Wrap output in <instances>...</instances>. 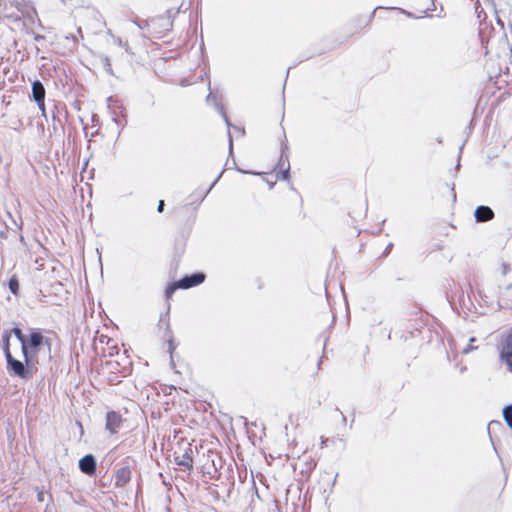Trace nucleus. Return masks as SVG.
Returning a JSON list of instances; mask_svg holds the SVG:
<instances>
[{"mask_svg": "<svg viewBox=\"0 0 512 512\" xmlns=\"http://www.w3.org/2000/svg\"><path fill=\"white\" fill-rule=\"evenodd\" d=\"M100 61L105 72H107L110 75H114L109 57L107 55H103L100 57Z\"/></svg>", "mask_w": 512, "mask_h": 512, "instance_id": "nucleus-12", "label": "nucleus"}, {"mask_svg": "<svg viewBox=\"0 0 512 512\" xmlns=\"http://www.w3.org/2000/svg\"><path fill=\"white\" fill-rule=\"evenodd\" d=\"M215 184V181L209 186L206 192H210Z\"/></svg>", "mask_w": 512, "mask_h": 512, "instance_id": "nucleus-25", "label": "nucleus"}, {"mask_svg": "<svg viewBox=\"0 0 512 512\" xmlns=\"http://www.w3.org/2000/svg\"><path fill=\"white\" fill-rule=\"evenodd\" d=\"M239 132H241L242 134H244V133H245L244 128L239 129Z\"/></svg>", "mask_w": 512, "mask_h": 512, "instance_id": "nucleus-31", "label": "nucleus"}, {"mask_svg": "<svg viewBox=\"0 0 512 512\" xmlns=\"http://www.w3.org/2000/svg\"><path fill=\"white\" fill-rule=\"evenodd\" d=\"M3 351L7 360V369L11 375L18 376L22 379H31V371L19 360L15 359L9 348V333L4 332L3 336Z\"/></svg>", "mask_w": 512, "mask_h": 512, "instance_id": "nucleus-1", "label": "nucleus"}, {"mask_svg": "<svg viewBox=\"0 0 512 512\" xmlns=\"http://www.w3.org/2000/svg\"><path fill=\"white\" fill-rule=\"evenodd\" d=\"M112 38H113V41H114V43H115V44H117L119 47H124V48H125V50H126V51H128V49H129L128 44H127V43H124V42L121 40V38H119V37H115V36H112Z\"/></svg>", "mask_w": 512, "mask_h": 512, "instance_id": "nucleus-18", "label": "nucleus"}, {"mask_svg": "<svg viewBox=\"0 0 512 512\" xmlns=\"http://www.w3.org/2000/svg\"><path fill=\"white\" fill-rule=\"evenodd\" d=\"M378 8H379V7H377V9H378ZM374 10H376V8H375ZM374 14H375V11H372L371 16L373 17V16H374Z\"/></svg>", "mask_w": 512, "mask_h": 512, "instance_id": "nucleus-32", "label": "nucleus"}, {"mask_svg": "<svg viewBox=\"0 0 512 512\" xmlns=\"http://www.w3.org/2000/svg\"><path fill=\"white\" fill-rule=\"evenodd\" d=\"M487 157L488 158H493V157H495V155H493V153H488Z\"/></svg>", "mask_w": 512, "mask_h": 512, "instance_id": "nucleus-28", "label": "nucleus"}, {"mask_svg": "<svg viewBox=\"0 0 512 512\" xmlns=\"http://www.w3.org/2000/svg\"><path fill=\"white\" fill-rule=\"evenodd\" d=\"M487 157L488 158H493V157H495V155H493V153H488Z\"/></svg>", "mask_w": 512, "mask_h": 512, "instance_id": "nucleus-27", "label": "nucleus"}, {"mask_svg": "<svg viewBox=\"0 0 512 512\" xmlns=\"http://www.w3.org/2000/svg\"><path fill=\"white\" fill-rule=\"evenodd\" d=\"M211 98V93L207 96V101H209Z\"/></svg>", "mask_w": 512, "mask_h": 512, "instance_id": "nucleus-33", "label": "nucleus"}, {"mask_svg": "<svg viewBox=\"0 0 512 512\" xmlns=\"http://www.w3.org/2000/svg\"><path fill=\"white\" fill-rule=\"evenodd\" d=\"M258 182L260 184H265L268 190L273 188V182L269 179L268 176L260 175V178L258 179Z\"/></svg>", "mask_w": 512, "mask_h": 512, "instance_id": "nucleus-16", "label": "nucleus"}, {"mask_svg": "<svg viewBox=\"0 0 512 512\" xmlns=\"http://www.w3.org/2000/svg\"><path fill=\"white\" fill-rule=\"evenodd\" d=\"M6 332L8 333V331ZM11 333H13L21 343L22 352L24 356L27 358V340L24 334L22 333L21 329L15 327L9 332V336L11 335Z\"/></svg>", "mask_w": 512, "mask_h": 512, "instance_id": "nucleus-11", "label": "nucleus"}, {"mask_svg": "<svg viewBox=\"0 0 512 512\" xmlns=\"http://www.w3.org/2000/svg\"><path fill=\"white\" fill-rule=\"evenodd\" d=\"M228 135H229V151L231 152L232 148H233V140H232L230 133Z\"/></svg>", "mask_w": 512, "mask_h": 512, "instance_id": "nucleus-22", "label": "nucleus"}, {"mask_svg": "<svg viewBox=\"0 0 512 512\" xmlns=\"http://www.w3.org/2000/svg\"><path fill=\"white\" fill-rule=\"evenodd\" d=\"M205 279V275L202 273H195L191 276H185L180 279L177 283L169 286L166 290V294L169 296L172 294L177 288L188 289L193 286H196L202 283Z\"/></svg>", "mask_w": 512, "mask_h": 512, "instance_id": "nucleus-3", "label": "nucleus"}, {"mask_svg": "<svg viewBox=\"0 0 512 512\" xmlns=\"http://www.w3.org/2000/svg\"><path fill=\"white\" fill-rule=\"evenodd\" d=\"M44 342L48 343V340L43 337L39 332H33L30 335V340L27 342V349L31 348L37 350Z\"/></svg>", "mask_w": 512, "mask_h": 512, "instance_id": "nucleus-10", "label": "nucleus"}, {"mask_svg": "<svg viewBox=\"0 0 512 512\" xmlns=\"http://www.w3.org/2000/svg\"><path fill=\"white\" fill-rule=\"evenodd\" d=\"M493 216L494 213L488 206H479L475 210V218L478 222L491 220Z\"/></svg>", "mask_w": 512, "mask_h": 512, "instance_id": "nucleus-9", "label": "nucleus"}, {"mask_svg": "<svg viewBox=\"0 0 512 512\" xmlns=\"http://www.w3.org/2000/svg\"><path fill=\"white\" fill-rule=\"evenodd\" d=\"M131 479V472L129 470V468L127 467H122L120 469L117 470L116 474H115V484L119 487H122L124 486L125 484H127Z\"/></svg>", "mask_w": 512, "mask_h": 512, "instance_id": "nucleus-8", "label": "nucleus"}, {"mask_svg": "<svg viewBox=\"0 0 512 512\" xmlns=\"http://www.w3.org/2000/svg\"><path fill=\"white\" fill-rule=\"evenodd\" d=\"M45 88L41 81L35 80L31 85V97L37 104L39 110L45 112Z\"/></svg>", "mask_w": 512, "mask_h": 512, "instance_id": "nucleus-4", "label": "nucleus"}, {"mask_svg": "<svg viewBox=\"0 0 512 512\" xmlns=\"http://www.w3.org/2000/svg\"><path fill=\"white\" fill-rule=\"evenodd\" d=\"M169 349H170V351H172V350L174 349V346L172 345V342H171V341H170V343H169Z\"/></svg>", "mask_w": 512, "mask_h": 512, "instance_id": "nucleus-26", "label": "nucleus"}, {"mask_svg": "<svg viewBox=\"0 0 512 512\" xmlns=\"http://www.w3.org/2000/svg\"><path fill=\"white\" fill-rule=\"evenodd\" d=\"M175 461L177 465L184 467L185 469H192L193 466V458H192V449L188 448L182 455L175 456Z\"/></svg>", "mask_w": 512, "mask_h": 512, "instance_id": "nucleus-7", "label": "nucleus"}, {"mask_svg": "<svg viewBox=\"0 0 512 512\" xmlns=\"http://www.w3.org/2000/svg\"><path fill=\"white\" fill-rule=\"evenodd\" d=\"M504 350H511L512 349V331L507 335L505 340L502 343Z\"/></svg>", "mask_w": 512, "mask_h": 512, "instance_id": "nucleus-17", "label": "nucleus"}, {"mask_svg": "<svg viewBox=\"0 0 512 512\" xmlns=\"http://www.w3.org/2000/svg\"><path fill=\"white\" fill-rule=\"evenodd\" d=\"M223 117L225 119L226 124L229 126L230 125L229 120H228L227 116L224 113H223Z\"/></svg>", "mask_w": 512, "mask_h": 512, "instance_id": "nucleus-24", "label": "nucleus"}, {"mask_svg": "<svg viewBox=\"0 0 512 512\" xmlns=\"http://www.w3.org/2000/svg\"><path fill=\"white\" fill-rule=\"evenodd\" d=\"M122 425V417L115 411H110L106 414V429L111 433L115 434L119 431Z\"/></svg>", "mask_w": 512, "mask_h": 512, "instance_id": "nucleus-5", "label": "nucleus"}, {"mask_svg": "<svg viewBox=\"0 0 512 512\" xmlns=\"http://www.w3.org/2000/svg\"><path fill=\"white\" fill-rule=\"evenodd\" d=\"M163 207H164V201H163V200H160V201H159V204H158V211H159V212H162V211H163Z\"/></svg>", "mask_w": 512, "mask_h": 512, "instance_id": "nucleus-21", "label": "nucleus"}, {"mask_svg": "<svg viewBox=\"0 0 512 512\" xmlns=\"http://www.w3.org/2000/svg\"><path fill=\"white\" fill-rule=\"evenodd\" d=\"M43 496H44V494H43L42 492L38 493V500H39L40 502H42V501L44 500V499H43Z\"/></svg>", "mask_w": 512, "mask_h": 512, "instance_id": "nucleus-23", "label": "nucleus"}, {"mask_svg": "<svg viewBox=\"0 0 512 512\" xmlns=\"http://www.w3.org/2000/svg\"><path fill=\"white\" fill-rule=\"evenodd\" d=\"M284 140L280 144V157L277 162L276 168L278 169L276 178L280 180H287L290 176V164L288 160V144L286 134L283 132Z\"/></svg>", "mask_w": 512, "mask_h": 512, "instance_id": "nucleus-2", "label": "nucleus"}, {"mask_svg": "<svg viewBox=\"0 0 512 512\" xmlns=\"http://www.w3.org/2000/svg\"><path fill=\"white\" fill-rule=\"evenodd\" d=\"M463 147H464V143H462V144L460 145V147H459L460 152L462 151Z\"/></svg>", "mask_w": 512, "mask_h": 512, "instance_id": "nucleus-30", "label": "nucleus"}, {"mask_svg": "<svg viewBox=\"0 0 512 512\" xmlns=\"http://www.w3.org/2000/svg\"><path fill=\"white\" fill-rule=\"evenodd\" d=\"M135 24H136V25H138V27H139L140 29H143V27H144V26H143V24H138V23H135Z\"/></svg>", "mask_w": 512, "mask_h": 512, "instance_id": "nucleus-29", "label": "nucleus"}, {"mask_svg": "<svg viewBox=\"0 0 512 512\" xmlns=\"http://www.w3.org/2000/svg\"><path fill=\"white\" fill-rule=\"evenodd\" d=\"M474 341H475V338H473V337H472V338L470 339V343H473ZM474 349H476V347L472 346V344H469L467 347H465V348L463 349V353H464V354H467V353L471 352V351H472V350H474Z\"/></svg>", "mask_w": 512, "mask_h": 512, "instance_id": "nucleus-19", "label": "nucleus"}, {"mask_svg": "<svg viewBox=\"0 0 512 512\" xmlns=\"http://www.w3.org/2000/svg\"><path fill=\"white\" fill-rule=\"evenodd\" d=\"M9 289L13 294H17V292L19 290V283L15 277H12L9 280Z\"/></svg>", "mask_w": 512, "mask_h": 512, "instance_id": "nucleus-15", "label": "nucleus"}, {"mask_svg": "<svg viewBox=\"0 0 512 512\" xmlns=\"http://www.w3.org/2000/svg\"><path fill=\"white\" fill-rule=\"evenodd\" d=\"M79 468L83 473L93 475L96 471V461L94 456L88 454L81 458L79 461Z\"/></svg>", "mask_w": 512, "mask_h": 512, "instance_id": "nucleus-6", "label": "nucleus"}, {"mask_svg": "<svg viewBox=\"0 0 512 512\" xmlns=\"http://www.w3.org/2000/svg\"><path fill=\"white\" fill-rule=\"evenodd\" d=\"M33 39H34L36 42H39V41H41V40H44V39H45V37H44L43 35L33 33Z\"/></svg>", "mask_w": 512, "mask_h": 512, "instance_id": "nucleus-20", "label": "nucleus"}, {"mask_svg": "<svg viewBox=\"0 0 512 512\" xmlns=\"http://www.w3.org/2000/svg\"><path fill=\"white\" fill-rule=\"evenodd\" d=\"M503 417L507 425L512 429V405H509L504 408Z\"/></svg>", "mask_w": 512, "mask_h": 512, "instance_id": "nucleus-13", "label": "nucleus"}, {"mask_svg": "<svg viewBox=\"0 0 512 512\" xmlns=\"http://www.w3.org/2000/svg\"><path fill=\"white\" fill-rule=\"evenodd\" d=\"M501 358L507 363V365L512 370V349L511 350L502 349Z\"/></svg>", "mask_w": 512, "mask_h": 512, "instance_id": "nucleus-14", "label": "nucleus"}]
</instances>
